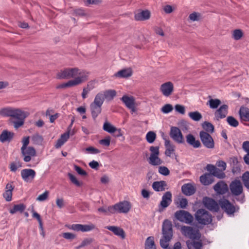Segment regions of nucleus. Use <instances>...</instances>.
<instances>
[{"label":"nucleus","mask_w":249,"mask_h":249,"mask_svg":"<svg viewBox=\"0 0 249 249\" xmlns=\"http://www.w3.org/2000/svg\"><path fill=\"white\" fill-rule=\"evenodd\" d=\"M145 249H156L153 237L150 236L146 239Z\"/></svg>","instance_id":"36"},{"label":"nucleus","mask_w":249,"mask_h":249,"mask_svg":"<svg viewBox=\"0 0 249 249\" xmlns=\"http://www.w3.org/2000/svg\"><path fill=\"white\" fill-rule=\"evenodd\" d=\"M213 189L217 194L223 195L228 192V187L224 181H220L214 186Z\"/></svg>","instance_id":"18"},{"label":"nucleus","mask_w":249,"mask_h":249,"mask_svg":"<svg viewBox=\"0 0 249 249\" xmlns=\"http://www.w3.org/2000/svg\"><path fill=\"white\" fill-rule=\"evenodd\" d=\"M170 136L178 143H183L184 142L183 135L180 130L177 127L172 126L171 127Z\"/></svg>","instance_id":"11"},{"label":"nucleus","mask_w":249,"mask_h":249,"mask_svg":"<svg viewBox=\"0 0 249 249\" xmlns=\"http://www.w3.org/2000/svg\"><path fill=\"white\" fill-rule=\"evenodd\" d=\"M74 168L75 170L76 171V172L80 175L81 176H86L87 175V172L83 170L80 167L74 165Z\"/></svg>","instance_id":"63"},{"label":"nucleus","mask_w":249,"mask_h":249,"mask_svg":"<svg viewBox=\"0 0 249 249\" xmlns=\"http://www.w3.org/2000/svg\"><path fill=\"white\" fill-rule=\"evenodd\" d=\"M28 113L19 108L5 107L0 109V115L4 117H11L14 119L26 118Z\"/></svg>","instance_id":"3"},{"label":"nucleus","mask_w":249,"mask_h":249,"mask_svg":"<svg viewBox=\"0 0 249 249\" xmlns=\"http://www.w3.org/2000/svg\"><path fill=\"white\" fill-rule=\"evenodd\" d=\"M227 122L230 126L234 127H237L239 124L238 121L232 116H228Z\"/></svg>","instance_id":"48"},{"label":"nucleus","mask_w":249,"mask_h":249,"mask_svg":"<svg viewBox=\"0 0 249 249\" xmlns=\"http://www.w3.org/2000/svg\"><path fill=\"white\" fill-rule=\"evenodd\" d=\"M172 202V194L170 192H166L162 196L160 206L162 208H167Z\"/></svg>","instance_id":"22"},{"label":"nucleus","mask_w":249,"mask_h":249,"mask_svg":"<svg viewBox=\"0 0 249 249\" xmlns=\"http://www.w3.org/2000/svg\"><path fill=\"white\" fill-rule=\"evenodd\" d=\"M200 180L203 185H208L213 182V178L211 174H205L200 177Z\"/></svg>","instance_id":"32"},{"label":"nucleus","mask_w":249,"mask_h":249,"mask_svg":"<svg viewBox=\"0 0 249 249\" xmlns=\"http://www.w3.org/2000/svg\"><path fill=\"white\" fill-rule=\"evenodd\" d=\"M213 176H215L219 178H223L225 177V173L223 172V171L222 170H220L219 169L216 168L213 173L212 175Z\"/></svg>","instance_id":"50"},{"label":"nucleus","mask_w":249,"mask_h":249,"mask_svg":"<svg viewBox=\"0 0 249 249\" xmlns=\"http://www.w3.org/2000/svg\"><path fill=\"white\" fill-rule=\"evenodd\" d=\"M242 179L245 186L249 189V172L244 173L242 176Z\"/></svg>","instance_id":"49"},{"label":"nucleus","mask_w":249,"mask_h":249,"mask_svg":"<svg viewBox=\"0 0 249 249\" xmlns=\"http://www.w3.org/2000/svg\"><path fill=\"white\" fill-rule=\"evenodd\" d=\"M243 35V34L242 30L236 29L233 32L232 37L235 40H238L242 38Z\"/></svg>","instance_id":"52"},{"label":"nucleus","mask_w":249,"mask_h":249,"mask_svg":"<svg viewBox=\"0 0 249 249\" xmlns=\"http://www.w3.org/2000/svg\"><path fill=\"white\" fill-rule=\"evenodd\" d=\"M105 98L102 92H100L97 93L92 103L102 106L104 102Z\"/></svg>","instance_id":"40"},{"label":"nucleus","mask_w":249,"mask_h":249,"mask_svg":"<svg viewBox=\"0 0 249 249\" xmlns=\"http://www.w3.org/2000/svg\"><path fill=\"white\" fill-rule=\"evenodd\" d=\"M95 228V226L90 223L88 225H82L79 224H73L71 226V229L73 231L82 232H87L94 230Z\"/></svg>","instance_id":"16"},{"label":"nucleus","mask_w":249,"mask_h":249,"mask_svg":"<svg viewBox=\"0 0 249 249\" xmlns=\"http://www.w3.org/2000/svg\"><path fill=\"white\" fill-rule=\"evenodd\" d=\"M167 183L165 181H155L152 185V188L157 192H161L165 190Z\"/></svg>","instance_id":"25"},{"label":"nucleus","mask_w":249,"mask_h":249,"mask_svg":"<svg viewBox=\"0 0 249 249\" xmlns=\"http://www.w3.org/2000/svg\"><path fill=\"white\" fill-rule=\"evenodd\" d=\"M132 74V70L130 68L123 69L115 74V76L121 78H127Z\"/></svg>","instance_id":"30"},{"label":"nucleus","mask_w":249,"mask_h":249,"mask_svg":"<svg viewBox=\"0 0 249 249\" xmlns=\"http://www.w3.org/2000/svg\"><path fill=\"white\" fill-rule=\"evenodd\" d=\"M175 110L181 114L184 115L185 113V108L183 105L177 104L175 106Z\"/></svg>","instance_id":"56"},{"label":"nucleus","mask_w":249,"mask_h":249,"mask_svg":"<svg viewBox=\"0 0 249 249\" xmlns=\"http://www.w3.org/2000/svg\"><path fill=\"white\" fill-rule=\"evenodd\" d=\"M106 229L112 231L115 235L119 236L122 239H124L125 237V234L124 230L117 226H107L105 227Z\"/></svg>","instance_id":"20"},{"label":"nucleus","mask_w":249,"mask_h":249,"mask_svg":"<svg viewBox=\"0 0 249 249\" xmlns=\"http://www.w3.org/2000/svg\"><path fill=\"white\" fill-rule=\"evenodd\" d=\"M188 115L190 118L195 121H198L202 118L201 114L198 111L190 112Z\"/></svg>","instance_id":"45"},{"label":"nucleus","mask_w":249,"mask_h":249,"mask_svg":"<svg viewBox=\"0 0 249 249\" xmlns=\"http://www.w3.org/2000/svg\"><path fill=\"white\" fill-rule=\"evenodd\" d=\"M165 147V154L166 156L171 157L175 154V145L168 139L163 138Z\"/></svg>","instance_id":"17"},{"label":"nucleus","mask_w":249,"mask_h":249,"mask_svg":"<svg viewBox=\"0 0 249 249\" xmlns=\"http://www.w3.org/2000/svg\"><path fill=\"white\" fill-rule=\"evenodd\" d=\"M202 127L204 131L209 134L213 133L214 131V126L209 122H205L202 124Z\"/></svg>","instance_id":"43"},{"label":"nucleus","mask_w":249,"mask_h":249,"mask_svg":"<svg viewBox=\"0 0 249 249\" xmlns=\"http://www.w3.org/2000/svg\"><path fill=\"white\" fill-rule=\"evenodd\" d=\"M90 109L92 117L93 119L95 120L101 113L102 111V106L92 103L90 105Z\"/></svg>","instance_id":"26"},{"label":"nucleus","mask_w":249,"mask_h":249,"mask_svg":"<svg viewBox=\"0 0 249 249\" xmlns=\"http://www.w3.org/2000/svg\"><path fill=\"white\" fill-rule=\"evenodd\" d=\"M230 189L231 194L234 196H239L243 193V185L239 180L235 179L232 181L230 185Z\"/></svg>","instance_id":"12"},{"label":"nucleus","mask_w":249,"mask_h":249,"mask_svg":"<svg viewBox=\"0 0 249 249\" xmlns=\"http://www.w3.org/2000/svg\"><path fill=\"white\" fill-rule=\"evenodd\" d=\"M114 213H127L131 209V204L130 202L126 200L119 202L112 205Z\"/></svg>","instance_id":"6"},{"label":"nucleus","mask_w":249,"mask_h":249,"mask_svg":"<svg viewBox=\"0 0 249 249\" xmlns=\"http://www.w3.org/2000/svg\"><path fill=\"white\" fill-rule=\"evenodd\" d=\"M156 138V134L153 131H149L146 135V139L149 143H153Z\"/></svg>","instance_id":"46"},{"label":"nucleus","mask_w":249,"mask_h":249,"mask_svg":"<svg viewBox=\"0 0 249 249\" xmlns=\"http://www.w3.org/2000/svg\"><path fill=\"white\" fill-rule=\"evenodd\" d=\"M186 244L189 249H191L193 247L195 248V249H201L202 247L201 241L188 240L186 242Z\"/></svg>","instance_id":"35"},{"label":"nucleus","mask_w":249,"mask_h":249,"mask_svg":"<svg viewBox=\"0 0 249 249\" xmlns=\"http://www.w3.org/2000/svg\"><path fill=\"white\" fill-rule=\"evenodd\" d=\"M159 90L164 96L169 97L174 92V84L171 81L166 82L160 86Z\"/></svg>","instance_id":"10"},{"label":"nucleus","mask_w":249,"mask_h":249,"mask_svg":"<svg viewBox=\"0 0 249 249\" xmlns=\"http://www.w3.org/2000/svg\"><path fill=\"white\" fill-rule=\"evenodd\" d=\"M25 208L26 206L23 204L15 205L13 208L10 210L9 212L11 214H14L18 212L21 213L25 209Z\"/></svg>","instance_id":"39"},{"label":"nucleus","mask_w":249,"mask_h":249,"mask_svg":"<svg viewBox=\"0 0 249 249\" xmlns=\"http://www.w3.org/2000/svg\"><path fill=\"white\" fill-rule=\"evenodd\" d=\"M102 92L104 98H106L108 100H112L116 94L115 90L112 89L107 90Z\"/></svg>","instance_id":"42"},{"label":"nucleus","mask_w":249,"mask_h":249,"mask_svg":"<svg viewBox=\"0 0 249 249\" xmlns=\"http://www.w3.org/2000/svg\"><path fill=\"white\" fill-rule=\"evenodd\" d=\"M159 172L164 176H167L169 174V169L165 166H160L159 168Z\"/></svg>","instance_id":"60"},{"label":"nucleus","mask_w":249,"mask_h":249,"mask_svg":"<svg viewBox=\"0 0 249 249\" xmlns=\"http://www.w3.org/2000/svg\"><path fill=\"white\" fill-rule=\"evenodd\" d=\"M175 217L178 221L186 224H191L193 221V216L188 212L179 210L175 213Z\"/></svg>","instance_id":"8"},{"label":"nucleus","mask_w":249,"mask_h":249,"mask_svg":"<svg viewBox=\"0 0 249 249\" xmlns=\"http://www.w3.org/2000/svg\"><path fill=\"white\" fill-rule=\"evenodd\" d=\"M173 110V107L172 105L169 104L165 105L161 108V112L165 114L169 113L172 111Z\"/></svg>","instance_id":"51"},{"label":"nucleus","mask_w":249,"mask_h":249,"mask_svg":"<svg viewBox=\"0 0 249 249\" xmlns=\"http://www.w3.org/2000/svg\"><path fill=\"white\" fill-rule=\"evenodd\" d=\"M25 119V118L17 119L18 121L13 122L14 127L17 129L21 126L24 124V121Z\"/></svg>","instance_id":"57"},{"label":"nucleus","mask_w":249,"mask_h":249,"mask_svg":"<svg viewBox=\"0 0 249 249\" xmlns=\"http://www.w3.org/2000/svg\"><path fill=\"white\" fill-rule=\"evenodd\" d=\"M199 136L203 144L206 147L210 149L214 148V142L210 134L204 131H201L200 132Z\"/></svg>","instance_id":"9"},{"label":"nucleus","mask_w":249,"mask_h":249,"mask_svg":"<svg viewBox=\"0 0 249 249\" xmlns=\"http://www.w3.org/2000/svg\"><path fill=\"white\" fill-rule=\"evenodd\" d=\"M121 100L125 105V107L130 110L131 114L137 111V107L138 104L133 96L124 95L121 98Z\"/></svg>","instance_id":"7"},{"label":"nucleus","mask_w":249,"mask_h":249,"mask_svg":"<svg viewBox=\"0 0 249 249\" xmlns=\"http://www.w3.org/2000/svg\"><path fill=\"white\" fill-rule=\"evenodd\" d=\"M205 206L211 211L217 212L219 210V206L216 201L210 198H205L203 200Z\"/></svg>","instance_id":"19"},{"label":"nucleus","mask_w":249,"mask_h":249,"mask_svg":"<svg viewBox=\"0 0 249 249\" xmlns=\"http://www.w3.org/2000/svg\"><path fill=\"white\" fill-rule=\"evenodd\" d=\"M188 204V201L187 199L182 198L178 199L177 202V205L178 207L181 208H185Z\"/></svg>","instance_id":"54"},{"label":"nucleus","mask_w":249,"mask_h":249,"mask_svg":"<svg viewBox=\"0 0 249 249\" xmlns=\"http://www.w3.org/2000/svg\"><path fill=\"white\" fill-rule=\"evenodd\" d=\"M180 231L183 235L193 240H198L201 238V234L198 229L190 226H182Z\"/></svg>","instance_id":"4"},{"label":"nucleus","mask_w":249,"mask_h":249,"mask_svg":"<svg viewBox=\"0 0 249 249\" xmlns=\"http://www.w3.org/2000/svg\"><path fill=\"white\" fill-rule=\"evenodd\" d=\"M195 216L196 220L201 224L208 225L212 221V215L204 209L198 210L196 212Z\"/></svg>","instance_id":"5"},{"label":"nucleus","mask_w":249,"mask_h":249,"mask_svg":"<svg viewBox=\"0 0 249 249\" xmlns=\"http://www.w3.org/2000/svg\"><path fill=\"white\" fill-rule=\"evenodd\" d=\"M36 172L33 169H25L21 171V176L26 182H31L36 176Z\"/></svg>","instance_id":"14"},{"label":"nucleus","mask_w":249,"mask_h":249,"mask_svg":"<svg viewBox=\"0 0 249 249\" xmlns=\"http://www.w3.org/2000/svg\"><path fill=\"white\" fill-rule=\"evenodd\" d=\"M221 101L218 99H210L207 103L211 109H216L221 104Z\"/></svg>","instance_id":"37"},{"label":"nucleus","mask_w":249,"mask_h":249,"mask_svg":"<svg viewBox=\"0 0 249 249\" xmlns=\"http://www.w3.org/2000/svg\"><path fill=\"white\" fill-rule=\"evenodd\" d=\"M110 139L109 136L106 137L104 139L100 140L99 143L106 146H108L110 143Z\"/></svg>","instance_id":"58"},{"label":"nucleus","mask_w":249,"mask_h":249,"mask_svg":"<svg viewBox=\"0 0 249 249\" xmlns=\"http://www.w3.org/2000/svg\"><path fill=\"white\" fill-rule=\"evenodd\" d=\"M154 31L155 33L160 36H164V33L162 30V29L159 26H156L154 27Z\"/></svg>","instance_id":"64"},{"label":"nucleus","mask_w":249,"mask_h":249,"mask_svg":"<svg viewBox=\"0 0 249 249\" xmlns=\"http://www.w3.org/2000/svg\"><path fill=\"white\" fill-rule=\"evenodd\" d=\"M150 151L151 152L150 155H159V146H151L150 147Z\"/></svg>","instance_id":"61"},{"label":"nucleus","mask_w":249,"mask_h":249,"mask_svg":"<svg viewBox=\"0 0 249 249\" xmlns=\"http://www.w3.org/2000/svg\"><path fill=\"white\" fill-rule=\"evenodd\" d=\"M14 136V133L4 130L0 135V141L2 142H10L13 139Z\"/></svg>","instance_id":"27"},{"label":"nucleus","mask_w":249,"mask_h":249,"mask_svg":"<svg viewBox=\"0 0 249 249\" xmlns=\"http://www.w3.org/2000/svg\"><path fill=\"white\" fill-rule=\"evenodd\" d=\"M220 205L222 209L228 214H232L235 212V207L227 200L220 201Z\"/></svg>","instance_id":"21"},{"label":"nucleus","mask_w":249,"mask_h":249,"mask_svg":"<svg viewBox=\"0 0 249 249\" xmlns=\"http://www.w3.org/2000/svg\"><path fill=\"white\" fill-rule=\"evenodd\" d=\"M239 113L242 121L249 122V108L242 107L240 108Z\"/></svg>","instance_id":"29"},{"label":"nucleus","mask_w":249,"mask_h":249,"mask_svg":"<svg viewBox=\"0 0 249 249\" xmlns=\"http://www.w3.org/2000/svg\"><path fill=\"white\" fill-rule=\"evenodd\" d=\"M90 72L77 67L66 68L60 70L56 74L58 79H70L66 83L56 86L57 89L71 88L80 85L89 79Z\"/></svg>","instance_id":"1"},{"label":"nucleus","mask_w":249,"mask_h":249,"mask_svg":"<svg viewBox=\"0 0 249 249\" xmlns=\"http://www.w3.org/2000/svg\"><path fill=\"white\" fill-rule=\"evenodd\" d=\"M201 18V15L198 12H194L190 14L189 16L188 19L192 22L198 21Z\"/></svg>","instance_id":"44"},{"label":"nucleus","mask_w":249,"mask_h":249,"mask_svg":"<svg viewBox=\"0 0 249 249\" xmlns=\"http://www.w3.org/2000/svg\"><path fill=\"white\" fill-rule=\"evenodd\" d=\"M68 177L70 178L71 181L77 187H80L82 185L83 182L78 180L77 178L71 173H68Z\"/></svg>","instance_id":"47"},{"label":"nucleus","mask_w":249,"mask_h":249,"mask_svg":"<svg viewBox=\"0 0 249 249\" xmlns=\"http://www.w3.org/2000/svg\"><path fill=\"white\" fill-rule=\"evenodd\" d=\"M181 190L182 193L186 196L192 195L196 191L194 186L189 183L184 184L181 187Z\"/></svg>","instance_id":"24"},{"label":"nucleus","mask_w":249,"mask_h":249,"mask_svg":"<svg viewBox=\"0 0 249 249\" xmlns=\"http://www.w3.org/2000/svg\"><path fill=\"white\" fill-rule=\"evenodd\" d=\"M103 129L110 134L115 133L116 130V127L111 124L110 123L106 122L104 124Z\"/></svg>","instance_id":"38"},{"label":"nucleus","mask_w":249,"mask_h":249,"mask_svg":"<svg viewBox=\"0 0 249 249\" xmlns=\"http://www.w3.org/2000/svg\"><path fill=\"white\" fill-rule=\"evenodd\" d=\"M149 163L154 165H160L162 163V160L159 157V155H150L148 159Z\"/></svg>","instance_id":"34"},{"label":"nucleus","mask_w":249,"mask_h":249,"mask_svg":"<svg viewBox=\"0 0 249 249\" xmlns=\"http://www.w3.org/2000/svg\"><path fill=\"white\" fill-rule=\"evenodd\" d=\"M150 17V13L147 10L142 11L136 14L135 18L137 20H144L148 19Z\"/></svg>","instance_id":"33"},{"label":"nucleus","mask_w":249,"mask_h":249,"mask_svg":"<svg viewBox=\"0 0 249 249\" xmlns=\"http://www.w3.org/2000/svg\"><path fill=\"white\" fill-rule=\"evenodd\" d=\"M70 135H73V133H71V131L70 130H68L67 132L61 135L60 138L57 141L55 147L58 148L63 145L68 140Z\"/></svg>","instance_id":"28"},{"label":"nucleus","mask_w":249,"mask_h":249,"mask_svg":"<svg viewBox=\"0 0 249 249\" xmlns=\"http://www.w3.org/2000/svg\"><path fill=\"white\" fill-rule=\"evenodd\" d=\"M228 113V106L227 105L221 106L214 113V119L219 121L226 117Z\"/></svg>","instance_id":"13"},{"label":"nucleus","mask_w":249,"mask_h":249,"mask_svg":"<svg viewBox=\"0 0 249 249\" xmlns=\"http://www.w3.org/2000/svg\"><path fill=\"white\" fill-rule=\"evenodd\" d=\"M187 142L194 147L198 148L200 146L201 143L198 140H196L195 137L192 134H188L186 136Z\"/></svg>","instance_id":"31"},{"label":"nucleus","mask_w":249,"mask_h":249,"mask_svg":"<svg viewBox=\"0 0 249 249\" xmlns=\"http://www.w3.org/2000/svg\"><path fill=\"white\" fill-rule=\"evenodd\" d=\"M21 164L19 162H12L10 164V170L12 172H16L18 168L21 167Z\"/></svg>","instance_id":"59"},{"label":"nucleus","mask_w":249,"mask_h":249,"mask_svg":"<svg viewBox=\"0 0 249 249\" xmlns=\"http://www.w3.org/2000/svg\"><path fill=\"white\" fill-rule=\"evenodd\" d=\"M162 238L160 240V245L162 248L169 245V242L173 236L172 225L169 220H165L162 224Z\"/></svg>","instance_id":"2"},{"label":"nucleus","mask_w":249,"mask_h":249,"mask_svg":"<svg viewBox=\"0 0 249 249\" xmlns=\"http://www.w3.org/2000/svg\"><path fill=\"white\" fill-rule=\"evenodd\" d=\"M96 82L94 80H91L88 82L86 86L85 87L90 91L94 89L95 87Z\"/></svg>","instance_id":"62"},{"label":"nucleus","mask_w":249,"mask_h":249,"mask_svg":"<svg viewBox=\"0 0 249 249\" xmlns=\"http://www.w3.org/2000/svg\"><path fill=\"white\" fill-rule=\"evenodd\" d=\"M98 211L100 213H102L106 215L114 214L112 206H110L108 207H100L98 209Z\"/></svg>","instance_id":"41"},{"label":"nucleus","mask_w":249,"mask_h":249,"mask_svg":"<svg viewBox=\"0 0 249 249\" xmlns=\"http://www.w3.org/2000/svg\"><path fill=\"white\" fill-rule=\"evenodd\" d=\"M32 139L34 143L37 144H41L43 141V138L38 134L33 135Z\"/></svg>","instance_id":"53"},{"label":"nucleus","mask_w":249,"mask_h":249,"mask_svg":"<svg viewBox=\"0 0 249 249\" xmlns=\"http://www.w3.org/2000/svg\"><path fill=\"white\" fill-rule=\"evenodd\" d=\"M13 189L14 186L12 185V183L7 184L5 187V191L3 194V196L7 201L12 200V191Z\"/></svg>","instance_id":"23"},{"label":"nucleus","mask_w":249,"mask_h":249,"mask_svg":"<svg viewBox=\"0 0 249 249\" xmlns=\"http://www.w3.org/2000/svg\"><path fill=\"white\" fill-rule=\"evenodd\" d=\"M49 193L48 191H46L43 194L38 196L36 198V200L38 201H44L46 200L49 196Z\"/></svg>","instance_id":"55"},{"label":"nucleus","mask_w":249,"mask_h":249,"mask_svg":"<svg viewBox=\"0 0 249 249\" xmlns=\"http://www.w3.org/2000/svg\"><path fill=\"white\" fill-rule=\"evenodd\" d=\"M21 154L24 157L23 160L25 162H29L31 160V157H34L36 155L35 148L31 146L25 147L24 149H21Z\"/></svg>","instance_id":"15"}]
</instances>
